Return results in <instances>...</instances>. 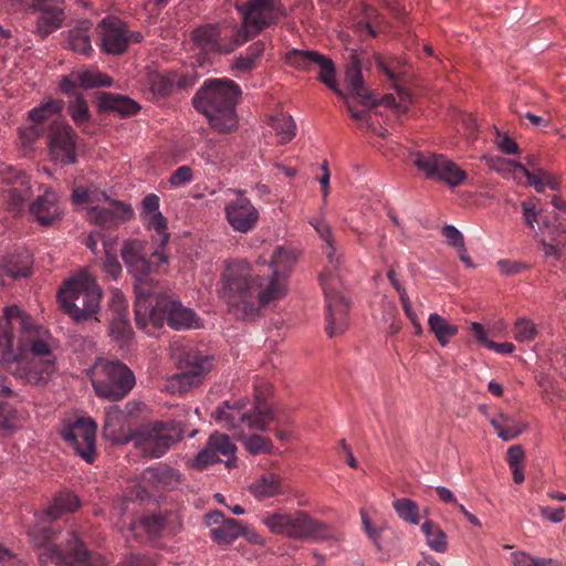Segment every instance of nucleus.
<instances>
[{"label":"nucleus","instance_id":"obj_1","mask_svg":"<svg viewBox=\"0 0 566 566\" xmlns=\"http://www.w3.org/2000/svg\"><path fill=\"white\" fill-rule=\"evenodd\" d=\"M297 250H274L269 260L266 273L256 272L243 259L226 262L221 274L220 297L228 313L237 319L252 322L261 316L269 304L287 294L286 279L298 259Z\"/></svg>","mask_w":566,"mask_h":566},{"label":"nucleus","instance_id":"obj_2","mask_svg":"<svg viewBox=\"0 0 566 566\" xmlns=\"http://www.w3.org/2000/svg\"><path fill=\"white\" fill-rule=\"evenodd\" d=\"M30 326L31 317L17 305L4 307L3 316L0 317V374H11L24 385L44 387L56 370L55 359L36 356L29 358L23 346L13 350V331L19 328L25 332Z\"/></svg>","mask_w":566,"mask_h":566},{"label":"nucleus","instance_id":"obj_3","mask_svg":"<svg viewBox=\"0 0 566 566\" xmlns=\"http://www.w3.org/2000/svg\"><path fill=\"white\" fill-rule=\"evenodd\" d=\"M136 326L147 334L167 324L174 331H189L202 327L197 313L185 306L180 300L166 292L142 285L134 303Z\"/></svg>","mask_w":566,"mask_h":566},{"label":"nucleus","instance_id":"obj_4","mask_svg":"<svg viewBox=\"0 0 566 566\" xmlns=\"http://www.w3.org/2000/svg\"><path fill=\"white\" fill-rule=\"evenodd\" d=\"M241 94L240 86L232 80L214 78L205 82L192 103L216 132L227 134L238 128L235 106Z\"/></svg>","mask_w":566,"mask_h":566},{"label":"nucleus","instance_id":"obj_5","mask_svg":"<svg viewBox=\"0 0 566 566\" xmlns=\"http://www.w3.org/2000/svg\"><path fill=\"white\" fill-rule=\"evenodd\" d=\"M56 297L62 311L75 323L99 321L97 314L102 290L90 275L82 274L64 281Z\"/></svg>","mask_w":566,"mask_h":566},{"label":"nucleus","instance_id":"obj_6","mask_svg":"<svg viewBox=\"0 0 566 566\" xmlns=\"http://www.w3.org/2000/svg\"><path fill=\"white\" fill-rule=\"evenodd\" d=\"M42 548L39 560L45 565L49 562L60 566H96L94 555L73 531L61 534L60 544H52L53 531L49 527H35L31 533Z\"/></svg>","mask_w":566,"mask_h":566},{"label":"nucleus","instance_id":"obj_7","mask_svg":"<svg viewBox=\"0 0 566 566\" xmlns=\"http://www.w3.org/2000/svg\"><path fill=\"white\" fill-rule=\"evenodd\" d=\"M75 206L85 210L90 222L99 227H113L133 218L130 205L112 199L105 191L76 187L72 193Z\"/></svg>","mask_w":566,"mask_h":566},{"label":"nucleus","instance_id":"obj_8","mask_svg":"<svg viewBox=\"0 0 566 566\" xmlns=\"http://www.w3.org/2000/svg\"><path fill=\"white\" fill-rule=\"evenodd\" d=\"M248 403V399L223 401L216 409L214 420L228 430L238 429L245 423L251 430L268 431L269 423L275 420L274 410L264 403V398L260 394L255 395L251 409H247Z\"/></svg>","mask_w":566,"mask_h":566},{"label":"nucleus","instance_id":"obj_9","mask_svg":"<svg viewBox=\"0 0 566 566\" xmlns=\"http://www.w3.org/2000/svg\"><path fill=\"white\" fill-rule=\"evenodd\" d=\"M264 524L273 534L293 539H338L329 525L314 520L305 511H296L293 514L274 513L264 520Z\"/></svg>","mask_w":566,"mask_h":566},{"label":"nucleus","instance_id":"obj_10","mask_svg":"<svg viewBox=\"0 0 566 566\" xmlns=\"http://www.w3.org/2000/svg\"><path fill=\"white\" fill-rule=\"evenodd\" d=\"M135 384L134 373L119 360L101 359L95 365L92 385L99 398L119 401L132 391Z\"/></svg>","mask_w":566,"mask_h":566},{"label":"nucleus","instance_id":"obj_11","mask_svg":"<svg viewBox=\"0 0 566 566\" xmlns=\"http://www.w3.org/2000/svg\"><path fill=\"white\" fill-rule=\"evenodd\" d=\"M237 8L242 14V25L239 34L243 43L264 29L277 23L286 14L281 0H248Z\"/></svg>","mask_w":566,"mask_h":566},{"label":"nucleus","instance_id":"obj_12","mask_svg":"<svg viewBox=\"0 0 566 566\" xmlns=\"http://www.w3.org/2000/svg\"><path fill=\"white\" fill-rule=\"evenodd\" d=\"M182 438L184 430L177 421L149 423L135 431L132 437L135 444L149 458H160Z\"/></svg>","mask_w":566,"mask_h":566},{"label":"nucleus","instance_id":"obj_13","mask_svg":"<svg viewBox=\"0 0 566 566\" xmlns=\"http://www.w3.org/2000/svg\"><path fill=\"white\" fill-rule=\"evenodd\" d=\"M319 281L326 298V333L334 337L345 332L350 301L343 291V284L331 269L319 274Z\"/></svg>","mask_w":566,"mask_h":566},{"label":"nucleus","instance_id":"obj_14","mask_svg":"<svg viewBox=\"0 0 566 566\" xmlns=\"http://www.w3.org/2000/svg\"><path fill=\"white\" fill-rule=\"evenodd\" d=\"M144 250H120V256L128 270V272L135 277V298L138 296V290L142 285H146L149 289L158 290L153 285L151 280L148 276L158 271L159 266L167 262L168 256L165 250H154L149 255L142 253Z\"/></svg>","mask_w":566,"mask_h":566},{"label":"nucleus","instance_id":"obj_15","mask_svg":"<svg viewBox=\"0 0 566 566\" xmlns=\"http://www.w3.org/2000/svg\"><path fill=\"white\" fill-rule=\"evenodd\" d=\"M235 451L237 446L231 439L216 431L209 437L205 448L191 460L190 467L202 471L211 464L224 462L228 469L237 468Z\"/></svg>","mask_w":566,"mask_h":566},{"label":"nucleus","instance_id":"obj_16","mask_svg":"<svg viewBox=\"0 0 566 566\" xmlns=\"http://www.w3.org/2000/svg\"><path fill=\"white\" fill-rule=\"evenodd\" d=\"M286 61L301 71L318 70V80L337 95L343 96V92L337 87L335 81V65L326 55L316 51L294 49L287 53Z\"/></svg>","mask_w":566,"mask_h":566},{"label":"nucleus","instance_id":"obj_17","mask_svg":"<svg viewBox=\"0 0 566 566\" xmlns=\"http://www.w3.org/2000/svg\"><path fill=\"white\" fill-rule=\"evenodd\" d=\"M97 426L90 418H78L64 427L63 440L87 463H93L96 454L95 437Z\"/></svg>","mask_w":566,"mask_h":566},{"label":"nucleus","instance_id":"obj_18","mask_svg":"<svg viewBox=\"0 0 566 566\" xmlns=\"http://www.w3.org/2000/svg\"><path fill=\"white\" fill-rule=\"evenodd\" d=\"M77 135L73 128L61 120H54L48 133V148L51 159L61 165L76 163Z\"/></svg>","mask_w":566,"mask_h":566},{"label":"nucleus","instance_id":"obj_19","mask_svg":"<svg viewBox=\"0 0 566 566\" xmlns=\"http://www.w3.org/2000/svg\"><path fill=\"white\" fill-rule=\"evenodd\" d=\"M196 46L206 53L228 54L243 44L239 34L228 35L216 25H205L192 32Z\"/></svg>","mask_w":566,"mask_h":566},{"label":"nucleus","instance_id":"obj_20","mask_svg":"<svg viewBox=\"0 0 566 566\" xmlns=\"http://www.w3.org/2000/svg\"><path fill=\"white\" fill-rule=\"evenodd\" d=\"M239 196L224 206V214L230 227L241 233H247L258 224L260 213L254 205L238 191Z\"/></svg>","mask_w":566,"mask_h":566},{"label":"nucleus","instance_id":"obj_21","mask_svg":"<svg viewBox=\"0 0 566 566\" xmlns=\"http://www.w3.org/2000/svg\"><path fill=\"white\" fill-rule=\"evenodd\" d=\"M160 200L155 193L147 195L142 200V219L147 230L153 232V238L159 248L168 244L167 219L159 211Z\"/></svg>","mask_w":566,"mask_h":566},{"label":"nucleus","instance_id":"obj_22","mask_svg":"<svg viewBox=\"0 0 566 566\" xmlns=\"http://www.w3.org/2000/svg\"><path fill=\"white\" fill-rule=\"evenodd\" d=\"M537 198H531L521 205L524 223L532 230L536 227L539 230H546L552 235L559 233V216L557 213H545L537 209Z\"/></svg>","mask_w":566,"mask_h":566},{"label":"nucleus","instance_id":"obj_23","mask_svg":"<svg viewBox=\"0 0 566 566\" xmlns=\"http://www.w3.org/2000/svg\"><path fill=\"white\" fill-rule=\"evenodd\" d=\"M102 48L109 54H122L128 44L127 29L119 20L106 18L99 24Z\"/></svg>","mask_w":566,"mask_h":566},{"label":"nucleus","instance_id":"obj_24","mask_svg":"<svg viewBox=\"0 0 566 566\" xmlns=\"http://www.w3.org/2000/svg\"><path fill=\"white\" fill-rule=\"evenodd\" d=\"M32 217L42 226H51L62 219L63 211L59 203V196L46 188L30 206Z\"/></svg>","mask_w":566,"mask_h":566},{"label":"nucleus","instance_id":"obj_25","mask_svg":"<svg viewBox=\"0 0 566 566\" xmlns=\"http://www.w3.org/2000/svg\"><path fill=\"white\" fill-rule=\"evenodd\" d=\"M248 491L258 501H264L285 493L280 475L273 472L260 475L248 485Z\"/></svg>","mask_w":566,"mask_h":566},{"label":"nucleus","instance_id":"obj_26","mask_svg":"<svg viewBox=\"0 0 566 566\" xmlns=\"http://www.w3.org/2000/svg\"><path fill=\"white\" fill-rule=\"evenodd\" d=\"M111 306L114 311V317L109 325L111 334L117 339L125 340L129 337L132 328L126 314L127 303L120 292L116 291L113 294Z\"/></svg>","mask_w":566,"mask_h":566},{"label":"nucleus","instance_id":"obj_27","mask_svg":"<svg viewBox=\"0 0 566 566\" xmlns=\"http://www.w3.org/2000/svg\"><path fill=\"white\" fill-rule=\"evenodd\" d=\"M143 478L156 489H176L180 482L181 474L178 470L167 464L149 467L144 471Z\"/></svg>","mask_w":566,"mask_h":566},{"label":"nucleus","instance_id":"obj_28","mask_svg":"<svg viewBox=\"0 0 566 566\" xmlns=\"http://www.w3.org/2000/svg\"><path fill=\"white\" fill-rule=\"evenodd\" d=\"M125 412L118 406H109L105 409L103 436L114 443L128 441L124 430Z\"/></svg>","mask_w":566,"mask_h":566},{"label":"nucleus","instance_id":"obj_29","mask_svg":"<svg viewBox=\"0 0 566 566\" xmlns=\"http://www.w3.org/2000/svg\"><path fill=\"white\" fill-rule=\"evenodd\" d=\"M62 109L63 102L60 99H48L41 103L39 106L30 109L28 113V119L33 124L29 128L30 138L34 139L40 135L41 130L38 128V125L51 119Z\"/></svg>","mask_w":566,"mask_h":566},{"label":"nucleus","instance_id":"obj_30","mask_svg":"<svg viewBox=\"0 0 566 566\" xmlns=\"http://www.w3.org/2000/svg\"><path fill=\"white\" fill-rule=\"evenodd\" d=\"M448 157L442 154H436L430 151H417L411 155V160L415 167L421 172L427 179L437 180L442 167L443 161H447Z\"/></svg>","mask_w":566,"mask_h":566},{"label":"nucleus","instance_id":"obj_31","mask_svg":"<svg viewBox=\"0 0 566 566\" xmlns=\"http://www.w3.org/2000/svg\"><path fill=\"white\" fill-rule=\"evenodd\" d=\"M490 422L496 431L497 437L503 441L515 439L526 429V424L507 413H499L496 417L492 418Z\"/></svg>","mask_w":566,"mask_h":566},{"label":"nucleus","instance_id":"obj_32","mask_svg":"<svg viewBox=\"0 0 566 566\" xmlns=\"http://www.w3.org/2000/svg\"><path fill=\"white\" fill-rule=\"evenodd\" d=\"M271 133L277 138V143L287 144L296 134V124L291 115L279 113L272 115L269 119Z\"/></svg>","mask_w":566,"mask_h":566},{"label":"nucleus","instance_id":"obj_33","mask_svg":"<svg viewBox=\"0 0 566 566\" xmlns=\"http://www.w3.org/2000/svg\"><path fill=\"white\" fill-rule=\"evenodd\" d=\"M33 258L30 250H23L20 253L11 254L6 264L4 272L10 277H28L32 273Z\"/></svg>","mask_w":566,"mask_h":566},{"label":"nucleus","instance_id":"obj_34","mask_svg":"<svg viewBox=\"0 0 566 566\" xmlns=\"http://www.w3.org/2000/svg\"><path fill=\"white\" fill-rule=\"evenodd\" d=\"M428 325L437 342L443 347L447 346L450 343V339L459 332V327L457 325L451 324L438 313L429 315Z\"/></svg>","mask_w":566,"mask_h":566},{"label":"nucleus","instance_id":"obj_35","mask_svg":"<svg viewBox=\"0 0 566 566\" xmlns=\"http://www.w3.org/2000/svg\"><path fill=\"white\" fill-rule=\"evenodd\" d=\"M72 77L77 81L78 86L90 90L94 87H108L112 78L96 69H85L72 72Z\"/></svg>","mask_w":566,"mask_h":566},{"label":"nucleus","instance_id":"obj_36","mask_svg":"<svg viewBox=\"0 0 566 566\" xmlns=\"http://www.w3.org/2000/svg\"><path fill=\"white\" fill-rule=\"evenodd\" d=\"M242 533V523L235 518H227L210 530V537L218 544H231Z\"/></svg>","mask_w":566,"mask_h":566},{"label":"nucleus","instance_id":"obj_37","mask_svg":"<svg viewBox=\"0 0 566 566\" xmlns=\"http://www.w3.org/2000/svg\"><path fill=\"white\" fill-rule=\"evenodd\" d=\"M78 499L74 493H59L54 496L53 503L48 507L45 514L55 520L64 513H72L78 507Z\"/></svg>","mask_w":566,"mask_h":566},{"label":"nucleus","instance_id":"obj_38","mask_svg":"<svg viewBox=\"0 0 566 566\" xmlns=\"http://www.w3.org/2000/svg\"><path fill=\"white\" fill-rule=\"evenodd\" d=\"M427 545L437 553H446L448 549L447 534L433 521L427 520L421 525Z\"/></svg>","mask_w":566,"mask_h":566},{"label":"nucleus","instance_id":"obj_39","mask_svg":"<svg viewBox=\"0 0 566 566\" xmlns=\"http://www.w3.org/2000/svg\"><path fill=\"white\" fill-rule=\"evenodd\" d=\"M263 53V45L254 43L250 45L243 54L233 59L231 70L240 73H248L255 67L256 61Z\"/></svg>","mask_w":566,"mask_h":566},{"label":"nucleus","instance_id":"obj_40","mask_svg":"<svg viewBox=\"0 0 566 566\" xmlns=\"http://www.w3.org/2000/svg\"><path fill=\"white\" fill-rule=\"evenodd\" d=\"M63 21V12L57 8L42 10L36 22V32L46 36L59 29Z\"/></svg>","mask_w":566,"mask_h":566},{"label":"nucleus","instance_id":"obj_41","mask_svg":"<svg viewBox=\"0 0 566 566\" xmlns=\"http://www.w3.org/2000/svg\"><path fill=\"white\" fill-rule=\"evenodd\" d=\"M101 106L116 111L123 115H133L139 109L138 104L133 99L113 94H104L101 98Z\"/></svg>","mask_w":566,"mask_h":566},{"label":"nucleus","instance_id":"obj_42","mask_svg":"<svg viewBox=\"0 0 566 566\" xmlns=\"http://www.w3.org/2000/svg\"><path fill=\"white\" fill-rule=\"evenodd\" d=\"M146 83L154 96H164L170 92L175 85V80L169 74L148 71L146 74Z\"/></svg>","mask_w":566,"mask_h":566},{"label":"nucleus","instance_id":"obj_43","mask_svg":"<svg viewBox=\"0 0 566 566\" xmlns=\"http://www.w3.org/2000/svg\"><path fill=\"white\" fill-rule=\"evenodd\" d=\"M440 174L438 175L437 181L444 182L450 187H458L462 185L467 179V172L450 158L443 161Z\"/></svg>","mask_w":566,"mask_h":566},{"label":"nucleus","instance_id":"obj_44","mask_svg":"<svg viewBox=\"0 0 566 566\" xmlns=\"http://www.w3.org/2000/svg\"><path fill=\"white\" fill-rule=\"evenodd\" d=\"M440 174L438 175L437 181L444 182L450 187H458L462 185L467 179V172L450 158L443 161Z\"/></svg>","mask_w":566,"mask_h":566},{"label":"nucleus","instance_id":"obj_45","mask_svg":"<svg viewBox=\"0 0 566 566\" xmlns=\"http://www.w3.org/2000/svg\"><path fill=\"white\" fill-rule=\"evenodd\" d=\"M392 507L396 511L399 518H401L403 522L413 525L419 524V506L415 501L407 497L397 499L392 502Z\"/></svg>","mask_w":566,"mask_h":566},{"label":"nucleus","instance_id":"obj_46","mask_svg":"<svg viewBox=\"0 0 566 566\" xmlns=\"http://www.w3.org/2000/svg\"><path fill=\"white\" fill-rule=\"evenodd\" d=\"M242 443L245 450L252 455L270 454L273 452L272 440L256 433L245 437Z\"/></svg>","mask_w":566,"mask_h":566},{"label":"nucleus","instance_id":"obj_47","mask_svg":"<svg viewBox=\"0 0 566 566\" xmlns=\"http://www.w3.org/2000/svg\"><path fill=\"white\" fill-rule=\"evenodd\" d=\"M512 165V175L517 177L518 175H523L527 178L528 184L534 187L537 192H543L545 189V178L546 171L544 169H536L534 171H530L522 164H511Z\"/></svg>","mask_w":566,"mask_h":566},{"label":"nucleus","instance_id":"obj_48","mask_svg":"<svg viewBox=\"0 0 566 566\" xmlns=\"http://www.w3.org/2000/svg\"><path fill=\"white\" fill-rule=\"evenodd\" d=\"M20 346L24 347V354L29 356V358L42 357V358H54L52 356V349L50 345L40 338H33L29 343H25L22 338H19L17 350Z\"/></svg>","mask_w":566,"mask_h":566},{"label":"nucleus","instance_id":"obj_49","mask_svg":"<svg viewBox=\"0 0 566 566\" xmlns=\"http://www.w3.org/2000/svg\"><path fill=\"white\" fill-rule=\"evenodd\" d=\"M69 46L72 51L87 55L92 51L91 39L86 29L70 31Z\"/></svg>","mask_w":566,"mask_h":566},{"label":"nucleus","instance_id":"obj_50","mask_svg":"<svg viewBox=\"0 0 566 566\" xmlns=\"http://www.w3.org/2000/svg\"><path fill=\"white\" fill-rule=\"evenodd\" d=\"M512 332L514 338L520 343L531 342L535 339L537 335V328L535 324L525 317L516 319Z\"/></svg>","mask_w":566,"mask_h":566},{"label":"nucleus","instance_id":"obj_51","mask_svg":"<svg viewBox=\"0 0 566 566\" xmlns=\"http://www.w3.org/2000/svg\"><path fill=\"white\" fill-rule=\"evenodd\" d=\"M345 78L356 96L360 97L361 99L369 98L368 92L363 85V76L357 63H353V65L347 69Z\"/></svg>","mask_w":566,"mask_h":566},{"label":"nucleus","instance_id":"obj_52","mask_svg":"<svg viewBox=\"0 0 566 566\" xmlns=\"http://www.w3.org/2000/svg\"><path fill=\"white\" fill-rule=\"evenodd\" d=\"M69 113L77 126L86 124L91 117L87 103L82 96H76L70 102Z\"/></svg>","mask_w":566,"mask_h":566},{"label":"nucleus","instance_id":"obj_53","mask_svg":"<svg viewBox=\"0 0 566 566\" xmlns=\"http://www.w3.org/2000/svg\"><path fill=\"white\" fill-rule=\"evenodd\" d=\"M117 250H103L102 269L112 279L117 280L122 274V264L118 260Z\"/></svg>","mask_w":566,"mask_h":566},{"label":"nucleus","instance_id":"obj_54","mask_svg":"<svg viewBox=\"0 0 566 566\" xmlns=\"http://www.w3.org/2000/svg\"><path fill=\"white\" fill-rule=\"evenodd\" d=\"M30 191L28 188L22 186H14L7 190V202L9 209L13 212H19L28 199Z\"/></svg>","mask_w":566,"mask_h":566},{"label":"nucleus","instance_id":"obj_55","mask_svg":"<svg viewBox=\"0 0 566 566\" xmlns=\"http://www.w3.org/2000/svg\"><path fill=\"white\" fill-rule=\"evenodd\" d=\"M511 557L514 566H559L552 558H534L524 552L512 553Z\"/></svg>","mask_w":566,"mask_h":566},{"label":"nucleus","instance_id":"obj_56","mask_svg":"<svg viewBox=\"0 0 566 566\" xmlns=\"http://www.w3.org/2000/svg\"><path fill=\"white\" fill-rule=\"evenodd\" d=\"M139 525L150 536H158L165 527V517L161 515L144 516L139 521Z\"/></svg>","mask_w":566,"mask_h":566},{"label":"nucleus","instance_id":"obj_57","mask_svg":"<svg viewBox=\"0 0 566 566\" xmlns=\"http://www.w3.org/2000/svg\"><path fill=\"white\" fill-rule=\"evenodd\" d=\"M192 179V169L189 166H180L171 174L168 181L172 188H178L189 184Z\"/></svg>","mask_w":566,"mask_h":566},{"label":"nucleus","instance_id":"obj_58","mask_svg":"<svg viewBox=\"0 0 566 566\" xmlns=\"http://www.w3.org/2000/svg\"><path fill=\"white\" fill-rule=\"evenodd\" d=\"M494 144L504 154L514 155L518 153V146L515 140L497 129L495 130Z\"/></svg>","mask_w":566,"mask_h":566},{"label":"nucleus","instance_id":"obj_59","mask_svg":"<svg viewBox=\"0 0 566 566\" xmlns=\"http://www.w3.org/2000/svg\"><path fill=\"white\" fill-rule=\"evenodd\" d=\"M497 265L505 275H514L530 268L528 263L516 260H500Z\"/></svg>","mask_w":566,"mask_h":566},{"label":"nucleus","instance_id":"obj_60","mask_svg":"<svg viewBox=\"0 0 566 566\" xmlns=\"http://www.w3.org/2000/svg\"><path fill=\"white\" fill-rule=\"evenodd\" d=\"M442 234L447 244L453 248H463L465 244L462 233L453 226L443 227Z\"/></svg>","mask_w":566,"mask_h":566},{"label":"nucleus","instance_id":"obj_61","mask_svg":"<svg viewBox=\"0 0 566 566\" xmlns=\"http://www.w3.org/2000/svg\"><path fill=\"white\" fill-rule=\"evenodd\" d=\"M187 363L192 365L191 374L199 376L208 369L209 358L197 354H188Z\"/></svg>","mask_w":566,"mask_h":566},{"label":"nucleus","instance_id":"obj_62","mask_svg":"<svg viewBox=\"0 0 566 566\" xmlns=\"http://www.w3.org/2000/svg\"><path fill=\"white\" fill-rule=\"evenodd\" d=\"M360 516H361V523H363L364 531L366 532L368 537L375 543V545L379 546L381 531L378 528H375L373 526V523H371L370 518L368 517L365 510L360 511Z\"/></svg>","mask_w":566,"mask_h":566},{"label":"nucleus","instance_id":"obj_63","mask_svg":"<svg viewBox=\"0 0 566 566\" xmlns=\"http://www.w3.org/2000/svg\"><path fill=\"white\" fill-rule=\"evenodd\" d=\"M102 244L103 248H109L114 244L112 239L106 240L105 233L102 230L92 231L86 238L87 248H96Z\"/></svg>","mask_w":566,"mask_h":566},{"label":"nucleus","instance_id":"obj_64","mask_svg":"<svg viewBox=\"0 0 566 566\" xmlns=\"http://www.w3.org/2000/svg\"><path fill=\"white\" fill-rule=\"evenodd\" d=\"M538 510L542 517L552 523H560L565 518V509L563 506L555 510L548 506H539Z\"/></svg>","mask_w":566,"mask_h":566}]
</instances>
